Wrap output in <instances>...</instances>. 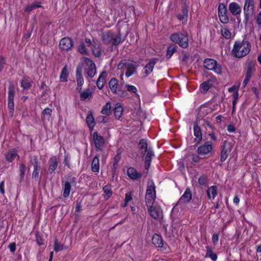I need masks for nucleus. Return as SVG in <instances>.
<instances>
[{
    "label": "nucleus",
    "instance_id": "9b49d317",
    "mask_svg": "<svg viewBox=\"0 0 261 261\" xmlns=\"http://www.w3.org/2000/svg\"><path fill=\"white\" fill-rule=\"evenodd\" d=\"M146 205L147 206L148 211L152 218L158 219L162 217L161 208L159 206H157L154 203L153 204H147Z\"/></svg>",
    "mask_w": 261,
    "mask_h": 261
},
{
    "label": "nucleus",
    "instance_id": "338daca9",
    "mask_svg": "<svg viewBox=\"0 0 261 261\" xmlns=\"http://www.w3.org/2000/svg\"><path fill=\"white\" fill-rule=\"evenodd\" d=\"M228 91L229 92L233 93L235 91H238V88L236 86H232L228 89Z\"/></svg>",
    "mask_w": 261,
    "mask_h": 261
},
{
    "label": "nucleus",
    "instance_id": "9d476101",
    "mask_svg": "<svg viewBox=\"0 0 261 261\" xmlns=\"http://www.w3.org/2000/svg\"><path fill=\"white\" fill-rule=\"evenodd\" d=\"M218 16L220 21L223 23H227L229 21L227 11L226 5L220 3L218 6Z\"/></svg>",
    "mask_w": 261,
    "mask_h": 261
},
{
    "label": "nucleus",
    "instance_id": "603ef678",
    "mask_svg": "<svg viewBox=\"0 0 261 261\" xmlns=\"http://www.w3.org/2000/svg\"><path fill=\"white\" fill-rule=\"evenodd\" d=\"M25 165L21 163L20 164V167H19L21 180H22L24 178V174H25Z\"/></svg>",
    "mask_w": 261,
    "mask_h": 261
},
{
    "label": "nucleus",
    "instance_id": "13d9d810",
    "mask_svg": "<svg viewBox=\"0 0 261 261\" xmlns=\"http://www.w3.org/2000/svg\"><path fill=\"white\" fill-rule=\"evenodd\" d=\"M212 242L214 244H217L218 241H219V235L217 233H214L213 235L212 239Z\"/></svg>",
    "mask_w": 261,
    "mask_h": 261
},
{
    "label": "nucleus",
    "instance_id": "5701e85b",
    "mask_svg": "<svg viewBox=\"0 0 261 261\" xmlns=\"http://www.w3.org/2000/svg\"><path fill=\"white\" fill-rule=\"evenodd\" d=\"M76 81L77 84L76 89L80 91L82 89V86L84 84V81L82 75V70L79 68L76 70Z\"/></svg>",
    "mask_w": 261,
    "mask_h": 261
},
{
    "label": "nucleus",
    "instance_id": "3c124183",
    "mask_svg": "<svg viewBox=\"0 0 261 261\" xmlns=\"http://www.w3.org/2000/svg\"><path fill=\"white\" fill-rule=\"evenodd\" d=\"M200 156V155H199L198 154H192L191 155V160H192V161L194 163H198L200 162V161L201 160V158Z\"/></svg>",
    "mask_w": 261,
    "mask_h": 261
},
{
    "label": "nucleus",
    "instance_id": "ddd939ff",
    "mask_svg": "<svg viewBox=\"0 0 261 261\" xmlns=\"http://www.w3.org/2000/svg\"><path fill=\"white\" fill-rule=\"evenodd\" d=\"M158 59L156 58L151 59L146 65L143 68L141 74L142 77H145L150 74L154 68V67L157 63Z\"/></svg>",
    "mask_w": 261,
    "mask_h": 261
},
{
    "label": "nucleus",
    "instance_id": "423d86ee",
    "mask_svg": "<svg viewBox=\"0 0 261 261\" xmlns=\"http://www.w3.org/2000/svg\"><path fill=\"white\" fill-rule=\"evenodd\" d=\"M102 38L105 44L116 45L119 44L121 40L120 35L115 36L111 32L108 31L102 34Z\"/></svg>",
    "mask_w": 261,
    "mask_h": 261
},
{
    "label": "nucleus",
    "instance_id": "de8ad7c7",
    "mask_svg": "<svg viewBox=\"0 0 261 261\" xmlns=\"http://www.w3.org/2000/svg\"><path fill=\"white\" fill-rule=\"evenodd\" d=\"M221 34L225 38L228 39L231 37V33L226 28H223L221 30Z\"/></svg>",
    "mask_w": 261,
    "mask_h": 261
},
{
    "label": "nucleus",
    "instance_id": "774afa93",
    "mask_svg": "<svg viewBox=\"0 0 261 261\" xmlns=\"http://www.w3.org/2000/svg\"><path fill=\"white\" fill-rule=\"evenodd\" d=\"M34 9H33V5L32 4V5H30L29 6H28L25 9V11H27V12H30L32 10H33Z\"/></svg>",
    "mask_w": 261,
    "mask_h": 261
},
{
    "label": "nucleus",
    "instance_id": "49530a36",
    "mask_svg": "<svg viewBox=\"0 0 261 261\" xmlns=\"http://www.w3.org/2000/svg\"><path fill=\"white\" fill-rule=\"evenodd\" d=\"M66 249H67L66 246L58 243L57 240H55L54 243V250L55 251L58 252Z\"/></svg>",
    "mask_w": 261,
    "mask_h": 261
},
{
    "label": "nucleus",
    "instance_id": "09e8293b",
    "mask_svg": "<svg viewBox=\"0 0 261 261\" xmlns=\"http://www.w3.org/2000/svg\"><path fill=\"white\" fill-rule=\"evenodd\" d=\"M78 50L79 51L83 54L87 55L88 50L86 49V45L84 43H81L78 46Z\"/></svg>",
    "mask_w": 261,
    "mask_h": 261
},
{
    "label": "nucleus",
    "instance_id": "20e7f679",
    "mask_svg": "<svg viewBox=\"0 0 261 261\" xmlns=\"http://www.w3.org/2000/svg\"><path fill=\"white\" fill-rule=\"evenodd\" d=\"M156 198L155 186L152 180L147 181L145 196L146 204H153Z\"/></svg>",
    "mask_w": 261,
    "mask_h": 261
},
{
    "label": "nucleus",
    "instance_id": "bf43d9fd",
    "mask_svg": "<svg viewBox=\"0 0 261 261\" xmlns=\"http://www.w3.org/2000/svg\"><path fill=\"white\" fill-rule=\"evenodd\" d=\"M199 184L201 185H204L206 182V178L205 176H201L198 179Z\"/></svg>",
    "mask_w": 261,
    "mask_h": 261
},
{
    "label": "nucleus",
    "instance_id": "c85d7f7f",
    "mask_svg": "<svg viewBox=\"0 0 261 261\" xmlns=\"http://www.w3.org/2000/svg\"><path fill=\"white\" fill-rule=\"evenodd\" d=\"M107 75V73L106 71L102 72L100 74L97 81V86L99 89H101L103 88Z\"/></svg>",
    "mask_w": 261,
    "mask_h": 261
},
{
    "label": "nucleus",
    "instance_id": "cd10ccee",
    "mask_svg": "<svg viewBox=\"0 0 261 261\" xmlns=\"http://www.w3.org/2000/svg\"><path fill=\"white\" fill-rule=\"evenodd\" d=\"M71 186L69 181H66L63 182V196L64 198H66L69 196L71 191Z\"/></svg>",
    "mask_w": 261,
    "mask_h": 261
},
{
    "label": "nucleus",
    "instance_id": "e433bc0d",
    "mask_svg": "<svg viewBox=\"0 0 261 261\" xmlns=\"http://www.w3.org/2000/svg\"><path fill=\"white\" fill-rule=\"evenodd\" d=\"M51 114L52 110L49 108H46L42 112V118L44 121H49Z\"/></svg>",
    "mask_w": 261,
    "mask_h": 261
},
{
    "label": "nucleus",
    "instance_id": "f8f14e48",
    "mask_svg": "<svg viewBox=\"0 0 261 261\" xmlns=\"http://www.w3.org/2000/svg\"><path fill=\"white\" fill-rule=\"evenodd\" d=\"M85 42L88 46H91L92 53L95 56L99 57L101 55V50L99 42L97 41H93V42H91L90 39H86Z\"/></svg>",
    "mask_w": 261,
    "mask_h": 261
},
{
    "label": "nucleus",
    "instance_id": "e2e57ef3",
    "mask_svg": "<svg viewBox=\"0 0 261 261\" xmlns=\"http://www.w3.org/2000/svg\"><path fill=\"white\" fill-rule=\"evenodd\" d=\"M227 130L229 132L233 133V132H235L236 128H235V127L233 125L229 124L227 126Z\"/></svg>",
    "mask_w": 261,
    "mask_h": 261
},
{
    "label": "nucleus",
    "instance_id": "4468645a",
    "mask_svg": "<svg viewBox=\"0 0 261 261\" xmlns=\"http://www.w3.org/2000/svg\"><path fill=\"white\" fill-rule=\"evenodd\" d=\"M232 148L231 144L228 141H224L220 156V161L222 162H224L227 158L228 155L231 151Z\"/></svg>",
    "mask_w": 261,
    "mask_h": 261
},
{
    "label": "nucleus",
    "instance_id": "4c0bfd02",
    "mask_svg": "<svg viewBox=\"0 0 261 261\" xmlns=\"http://www.w3.org/2000/svg\"><path fill=\"white\" fill-rule=\"evenodd\" d=\"M140 149L141 151V153L143 155L146 152L148 148H147V141L145 139H141L139 144Z\"/></svg>",
    "mask_w": 261,
    "mask_h": 261
},
{
    "label": "nucleus",
    "instance_id": "72a5a7b5",
    "mask_svg": "<svg viewBox=\"0 0 261 261\" xmlns=\"http://www.w3.org/2000/svg\"><path fill=\"white\" fill-rule=\"evenodd\" d=\"M212 86V82L210 81H206L201 84L200 86V91L202 93H206Z\"/></svg>",
    "mask_w": 261,
    "mask_h": 261
},
{
    "label": "nucleus",
    "instance_id": "f704fd0d",
    "mask_svg": "<svg viewBox=\"0 0 261 261\" xmlns=\"http://www.w3.org/2000/svg\"><path fill=\"white\" fill-rule=\"evenodd\" d=\"M92 170L93 172H97L99 170V160L98 158L96 156L93 159L91 164Z\"/></svg>",
    "mask_w": 261,
    "mask_h": 261
},
{
    "label": "nucleus",
    "instance_id": "393cba45",
    "mask_svg": "<svg viewBox=\"0 0 261 261\" xmlns=\"http://www.w3.org/2000/svg\"><path fill=\"white\" fill-rule=\"evenodd\" d=\"M92 96V92L89 89H85L80 93V99L82 101L89 100Z\"/></svg>",
    "mask_w": 261,
    "mask_h": 261
},
{
    "label": "nucleus",
    "instance_id": "1a4fd4ad",
    "mask_svg": "<svg viewBox=\"0 0 261 261\" xmlns=\"http://www.w3.org/2000/svg\"><path fill=\"white\" fill-rule=\"evenodd\" d=\"M254 10V0H245L243 10L246 21H248L249 18L253 15Z\"/></svg>",
    "mask_w": 261,
    "mask_h": 261
},
{
    "label": "nucleus",
    "instance_id": "6e6552de",
    "mask_svg": "<svg viewBox=\"0 0 261 261\" xmlns=\"http://www.w3.org/2000/svg\"><path fill=\"white\" fill-rule=\"evenodd\" d=\"M83 62L85 72L90 77H93L96 72L95 64L88 58H83Z\"/></svg>",
    "mask_w": 261,
    "mask_h": 261
},
{
    "label": "nucleus",
    "instance_id": "864d4df0",
    "mask_svg": "<svg viewBox=\"0 0 261 261\" xmlns=\"http://www.w3.org/2000/svg\"><path fill=\"white\" fill-rule=\"evenodd\" d=\"M125 87L128 91L132 92L133 93H136L137 91L136 87L134 86L126 85Z\"/></svg>",
    "mask_w": 261,
    "mask_h": 261
},
{
    "label": "nucleus",
    "instance_id": "c9c22d12",
    "mask_svg": "<svg viewBox=\"0 0 261 261\" xmlns=\"http://www.w3.org/2000/svg\"><path fill=\"white\" fill-rule=\"evenodd\" d=\"M206 249L205 257L211 258L212 260L216 261L217 259V254L213 252L211 248L208 246H206Z\"/></svg>",
    "mask_w": 261,
    "mask_h": 261
},
{
    "label": "nucleus",
    "instance_id": "bb28decb",
    "mask_svg": "<svg viewBox=\"0 0 261 261\" xmlns=\"http://www.w3.org/2000/svg\"><path fill=\"white\" fill-rule=\"evenodd\" d=\"M206 193L209 199H214L217 195V187L215 186L210 187L207 190Z\"/></svg>",
    "mask_w": 261,
    "mask_h": 261
},
{
    "label": "nucleus",
    "instance_id": "473e14b6",
    "mask_svg": "<svg viewBox=\"0 0 261 261\" xmlns=\"http://www.w3.org/2000/svg\"><path fill=\"white\" fill-rule=\"evenodd\" d=\"M123 111V109L121 105L119 103H116L114 110L115 117L119 119L121 117Z\"/></svg>",
    "mask_w": 261,
    "mask_h": 261
},
{
    "label": "nucleus",
    "instance_id": "052dcab7",
    "mask_svg": "<svg viewBox=\"0 0 261 261\" xmlns=\"http://www.w3.org/2000/svg\"><path fill=\"white\" fill-rule=\"evenodd\" d=\"M8 248H9V249L10 250V251L14 253V252L16 250V244H15V243H11L9 245Z\"/></svg>",
    "mask_w": 261,
    "mask_h": 261
},
{
    "label": "nucleus",
    "instance_id": "39448f33",
    "mask_svg": "<svg viewBox=\"0 0 261 261\" xmlns=\"http://www.w3.org/2000/svg\"><path fill=\"white\" fill-rule=\"evenodd\" d=\"M204 66L208 70H212L217 74H221L222 73L221 66L217 61L213 59H206L203 61Z\"/></svg>",
    "mask_w": 261,
    "mask_h": 261
},
{
    "label": "nucleus",
    "instance_id": "a211bd4d",
    "mask_svg": "<svg viewBox=\"0 0 261 261\" xmlns=\"http://www.w3.org/2000/svg\"><path fill=\"white\" fill-rule=\"evenodd\" d=\"M192 193L191 190L188 188L185 191L184 194L179 199L177 204H181L189 202L192 199Z\"/></svg>",
    "mask_w": 261,
    "mask_h": 261
},
{
    "label": "nucleus",
    "instance_id": "79ce46f5",
    "mask_svg": "<svg viewBox=\"0 0 261 261\" xmlns=\"http://www.w3.org/2000/svg\"><path fill=\"white\" fill-rule=\"evenodd\" d=\"M17 156L16 151L15 150L9 151L6 155V160L12 162Z\"/></svg>",
    "mask_w": 261,
    "mask_h": 261
},
{
    "label": "nucleus",
    "instance_id": "f257e3e1",
    "mask_svg": "<svg viewBox=\"0 0 261 261\" xmlns=\"http://www.w3.org/2000/svg\"><path fill=\"white\" fill-rule=\"evenodd\" d=\"M251 50V44L247 40L237 41L231 51L232 55L237 58H242L247 55Z\"/></svg>",
    "mask_w": 261,
    "mask_h": 261
},
{
    "label": "nucleus",
    "instance_id": "37998d69",
    "mask_svg": "<svg viewBox=\"0 0 261 261\" xmlns=\"http://www.w3.org/2000/svg\"><path fill=\"white\" fill-rule=\"evenodd\" d=\"M101 113L107 115H110L111 114V106L110 102H107L102 108Z\"/></svg>",
    "mask_w": 261,
    "mask_h": 261
},
{
    "label": "nucleus",
    "instance_id": "f03ea898",
    "mask_svg": "<svg viewBox=\"0 0 261 261\" xmlns=\"http://www.w3.org/2000/svg\"><path fill=\"white\" fill-rule=\"evenodd\" d=\"M117 67L119 70H121V76H123L125 71V76L129 77L136 72L137 66L129 61L123 60L119 63Z\"/></svg>",
    "mask_w": 261,
    "mask_h": 261
},
{
    "label": "nucleus",
    "instance_id": "4d7b16f0",
    "mask_svg": "<svg viewBox=\"0 0 261 261\" xmlns=\"http://www.w3.org/2000/svg\"><path fill=\"white\" fill-rule=\"evenodd\" d=\"M184 15H177V18L178 19H179V20H185V21H187V15H188V12H187V11H186L185 12H184Z\"/></svg>",
    "mask_w": 261,
    "mask_h": 261
},
{
    "label": "nucleus",
    "instance_id": "7ed1b4c3",
    "mask_svg": "<svg viewBox=\"0 0 261 261\" xmlns=\"http://www.w3.org/2000/svg\"><path fill=\"white\" fill-rule=\"evenodd\" d=\"M170 39L183 48H187L189 46V36L186 32L174 33L171 34Z\"/></svg>",
    "mask_w": 261,
    "mask_h": 261
},
{
    "label": "nucleus",
    "instance_id": "7c9ffc66",
    "mask_svg": "<svg viewBox=\"0 0 261 261\" xmlns=\"http://www.w3.org/2000/svg\"><path fill=\"white\" fill-rule=\"evenodd\" d=\"M49 166L48 170L50 173L54 172L58 166L57 159L56 156L51 157L49 161Z\"/></svg>",
    "mask_w": 261,
    "mask_h": 261
},
{
    "label": "nucleus",
    "instance_id": "0eeeda50",
    "mask_svg": "<svg viewBox=\"0 0 261 261\" xmlns=\"http://www.w3.org/2000/svg\"><path fill=\"white\" fill-rule=\"evenodd\" d=\"M213 149V144L211 141H207L203 144L200 145L197 148V154L205 157L208 156L212 152Z\"/></svg>",
    "mask_w": 261,
    "mask_h": 261
},
{
    "label": "nucleus",
    "instance_id": "c756f323",
    "mask_svg": "<svg viewBox=\"0 0 261 261\" xmlns=\"http://www.w3.org/2000/svg\"><path fill=\"white\" fill-rule=\"evenodd\" d=\"M152 243L157 247H163V240L162 237L158 234H155L152 237Z\"/></svg>",
    "mask_w": 261,
    "mask_h": 261
},
{
    "label": "nucleus",
    "instance_id": "c03bdc74",
    "mask_svg": "<svg viewBox=\"0 0 261 261\" xmlns=\"http://www.w3.org/2000/svg\"><path fill=\"white\" fill-rule=\"evenodd\" d=\"M86 121L90 128L92 129L95 126L94 119L92 115L89 114L87 116Z\"/></svg>",
    "mask_w": 261,
    "mask_h": 261
},
{
    "label": "nucleus",
    "instance_id": "a18cd8bd",
    "mask_svg": "<svg viewBox=\"0 0 261 261\" xmlns=\"http://www.w3.org/2000/svg\"><path fill=\"white\" fill-rule=\"evenodd\" d=\"M21 86L24 89H29L31 86V83L29 81V80L25 78L23 79L21 82Z\"/></svg>",
    "mask_w": 261,
    "mask_h": 261
},
{
    "label": "nucleus",
    "instance_id": "a19ab883",
    "mask_svg": "<svg viewBox=\"0 0 261 261\" xmlns=\"http://www.w3.org/2000/svg\"><path fill=\"white\" fill-rule=\"evenodd\" d=\"M68 75V74L67 72V66H65L62 69L61 73L60 75V79L61 82H66L67 81Z\"/></svg>",
    "mask_w": 261,
    "mask_h": 261
},
{
    "label": "nucleus",
    "instance_id": "8fccbe9b",
    "mask_svg": "<svg viewBox=\"0 0 261 261\" xmlns=\"http://www.w3.org/2000/svg\"><path fill=\"white\" fill-rule=\"evenodd\" d=\"M14 100H9L8 103V108L9 110V113L11 116H13L14 111Z\"/></svg>",
    "mask_w": 261,
    "mask_h": 261
},
{
    "label": "nucleus",
    "instance_id": "2f4dec72",
    "mask_svg": "<svg viewBox=\"0 0 261 261\" xmlns=\"http://www.w3.org/2000/svg\"><path fill=\"white\" fill-rule=\"evenodd\" d=\"M103 191L104 194H103V198L108 200L109 199L113 194V192L111 190V186L110 185H106L103 188Z\"/></svg>",
    "mask_w": 261,
    "mask_h": 261
},
{
    "label": "nucleus",
    "instance_id": "6e6d98bb",
    "mask_svg": "<svg viewBox=\"0 0 261 261\" xmlns=\"http://www.w3.org/2000/svg\"><path fill=\"white\" fill-rule=\"evenodd\" d=\"M256 24L260 28L261 27V12H260L255 17Z\"/></svg>",
    "mask_w": 261,
    "mask_h": 261
},
{
    "label": "nucleus",
    "instance_id": "ea45409f",
    "mask_svg": "<svg viewBox=\"0 0 261 261\" xmlns=\"http://www.w3.org/2000/svg\"><path fill=\"white\" fill-rule=\"evenodd\" d=\"M177 49V46L175 45L172 44L170 45L167 49L166 53V57L167 59H170L173 54L175 52Z\"/></svg>",
    "mask_w": 261,
    "mask_h": 261
},
{
    "label": "nucleus",
    "instance_id": "0e129e2a",
    "mask_svg": "<svg viewBox=\"0 0 261 261\" xmlns=\"http://www.w3.org/2000/svg\"><path fill=\"white\" fill-rule=\"evenodd\" d=\"M0 192L3 195H4V194H5L4 181H2L0 184Z\"/></svg>",
    "mask_w": 261,
    "mask_h": 261
},
{
    "label": "nucleus",
    "instance_id": "4be33fe9",
    "mask_svg": "<svg viewBox=\"0 0 261 261\" xmlns=\"http://www.w3.org/2000/svg\"><path fill=\"white\" fill-rule=\"evenodd\" d=\"M256 64L254 63H249L247 65L245 77L250 79L253 74L255 70Z\"/></svg>",
    "mask_w": 261,
    "mask_h": 261
},
{
    "label": "nucleus",
    "instance_id": "5fc2aeb1",
    "mask_svg": "<svg viewBox=\"0 0 261 261\" xmlns=\"http://www.w3.org/2000/svg\"><path fill=\"white\" fill-rule=\"evenodd\" d=\"M132 199V194L131 193H127L125 194V203L124 204V205L123 206H126V204H127V203L130 201Z\"/></svg>",
    "mask_w": 261,
    "mask_h": 261
},
{
    "label": "nucleus",
    "instance_id": "69168bd1",
    "mask_svg": "<svg viewBox=\"0 0 261 261\" xmlns=\"http://www.w3.org/2000/svg\"><path fill=\"white\" fill-rule=\"evenodd\" d=\"M99 121L101 122L106 123L107 122V118L104 116H100L98 118Z\"/></svg>",
    "mask_w": 261,
    "mask_h": 261
},
{
    "label": "nucleus",
    "instance_id": "aec40b11",
    "mask_svg": "<svg viewBox=\"0 0 261 261\" xmlns=\"http://www.w3.org/2000/svg\"><path fill=\"white\" fill-rule=\"evenodd\" d=\"M127 174L128 176L133 180H138L142 177V174L138 172L133 167H129L128 168Z\"/></svg>",
    "mask_w": 261,
    "mask_h": 261
},
{
    "label": "nucleus",
    "instance_id": "f3484780",
    "mask_svg": "<svg viewBox=\"0 0 261 261\" xmlns=\"http://www.w3.org/2000/svg\"><path fill=\"white\" fill-rule=\"evenodd\" d=\"M93 138L95 147L97 149L100 150L105 144L104 139L102 136L98 135L97 132L93 133Z\"/></svg>",
    "mask_w": 261,
    "mask_h": 261
},
{
    "label": "nucleus",
    "instance_id": "58836bf2",
    "mask_svg": "<svg viewBox=\"0 0 261 261\" xmlns=\"http://www.w3.org/2000/svg\"><path fill=\"white\" fill-rule=\"evenodd\" d=\"M15 93V86L12 83L10 82L8 88V99L14 100Z\"/></svg>",
    "mask_w": 261,
    "mask_h": 261
},
{
    "label": "nucleus",
    "instance_id": "b1692460",
    "mask_svg": "<svg viewBox=\"0 0 261 261\" xmlns=\"http://www.w3.org/2000/svg\"><path fill=\"white\" fill-rule=\"evenodd\" d=\"M194 135L196 137L195 141L197 143L200 142L202 139V133L200 127L197 124L194 125Z\"/></svg>",
    "mask_w": 261,
    "mask_h": 261
},
{
    "label": "nucleus",
    "instance_id": "dca6fc26",
    "mask_svg": "<svg viewBox=\"0 0 261 261\" xmlns=\"http://www.w3.org/2000/svg\"><path fill=\"white\" fill-rule=\"evenodd\" d=\"M118 85V81L116 79H112L109 82V86L112 92L117 93L120 96H124L126 95V91L117 90Z\"/></svg>",
    "mask_w": 261,
    "mask_h": 261
},
{
    "label": "nucleus",
    "instance_id": "a878e982",
    "mask_svg": "<svg viewBox=\"0 0 261 261\" xmlns=\"http://www.w3.org/2000/svg\"><path fill=\"white\" fill-rule=\"evenodd\" d=\"M33 165L34 166V170L32 173V178H37L39 176V171L40 169V166L39 165L38 162L36 158H35L33 161Z\"/></svg>",
    "mask_w": 261,
    "mask_h": 261
},
{
    "label": "nucleus",
    "instance_id": "680f3d73",
    "mask_svg": "<svg viewBox=\"0 0 261 261\" xmlns=\"http://www.w3.org/2000/svg\"><path fill=\"white\" fill-rule=\"evenodd\" d=\"M5 64V61L3 57H0V72L4 68V66Z\"/></svg>",
    "mask_w": 261,
    "mask_h": 261
},
{
    "label": "nucleus",
    "instance_id": "6ab92c4d",
    "mask_svg": "<svg viewBox=\"0 0 261 261\" xmlns=\"http://www.w3.org/2000/svg\"><path fill=\"white\" fill-rule=\"evenodd\" d=\"M229 10L233 15H240L242 12L241 7L236 2L229 4Z\"/></svg>",
    "mask_w": 261,
    "mask_h": 261
},
{
    "label": "nucleus",
    "instance_id": "2eb2a0df",
    "mask_svg": "<svg viewBox=\"0 0 261 261\" xmlns=\"http://www.w3.org/2000/svg\"><path fill=\"white\" fill-rule=\"evenodd\" d=\"M73 46L72 39L68 37H64L59 42V47L63 51H67Z\"/></svg>",
    "mask_w": 261,
    "mask_h": 261
},
{
    "label": "nucleus",
    "instance_id": "412c9836",
    "mask_svg": "<svg viewBox=\"0 0 261 261\" xmlns=\"http://www.w3.org/2000/svg\"><path fill=\"white\" fill-rule=\"evenodd\" d=\"M147 154L145 158V167L146 169H148L151 162V158L154 155L153 152L151 148H148V150L146 151Z\"/></svg>",
    "mask_w": 261,
    "mask_h": 261
}]
</instances>
